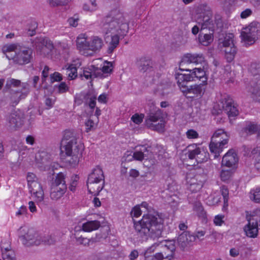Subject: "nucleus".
<instances>
[{
	"label": "nucleus",
	"instance_id": "1",
	"mask_svg": "<svg viewBox=\"0 0 260 260\" xmlns=\"http://www.w3.org/2000/svg\"><path fill=\"white\" fill-rule=\"evenodd\" d=\"M128 24L124 14L119 10L111 12V16L105 18L103 24V32L106 35L111 34V41L109 44L110 52L118 46L120 38H123L128 30Z\"/></svg>",
	"mask_w": 260,
	"mask_h": 260
},
{
	"label": "nucleus",
	"instance_id": "2",
	"mask_svg": "<svg viewBox=\"0 0 260 260\" xmlns=\"http://www.w3.org/2000/svg\"><path fill=\"white\" fill-rule=\"evenodd\" d=\"M134 227L142 241L148 238H155L160 235L162 229V219L151 214L143 215L142 219L134 221Z\"/></svg>",
	"mask_w": 260,
	"mask_h": 260
},
{
	"label": "nucleus",
	"instance_id": "3",
	"mask_svg": "<svg viewBox=\"0 0 260 260\" xmlns=\"http://www.w3.org/2000/svg\"><path fill=\"white\" fill-rule=\"evenodd\" d=\"M198 16L196 22L201 26V31L214 32L215 29L222 24L221 17L215 14L213 18V13L210 7L206 4L200 5L198 8Z\"/></svg>",
	"mask_w": 260,
	"mask_h": 260
},
{
	"label": "nucleus",
	"instance_id": "4",
	"mask_svg": "<svg viewBox=\"0 0 260 260\" xmlns=\"http://www.w3.org/2000/svg\"><path fill=\"white\" fill-rule=\"evenodd\" d=\"M70 132H66L60 144V152L62 154L64 153L70 159H68L70 164L73 167L77 165L82 158L84 150V144L81 142H77L74 138L69 140L67 138L70 135Z\"/></svg>",
	"mask_w": 260,
	"mask_h": 260
},
{
	"label": "nucleus",
	"instance_id": "5",
	"mask_svg": "<svg viewBox=\"0 0 260 260\" xmlns=\"http://www.w3.org/2000/svg\"><path fill=\"white\" fill-rule=\"evenodd\" d=\"M76 45L80 52L87 56L90 54L88 52L89 50L93 52L100 50L103 46V41L101 38L93 36L90 38V42H88L85 35L80 34L77 38Z\"/></svg>",
	"mask_w": 260,
	"mask_h": 260
},
{
	"label": "nucleus",
	"instance_id": "6",
	"mask_svg": "<svg viewBox=\"0 0 260 260\" xmlns=\"http://www.w3.org/2000/svg\"><path fill=\"white\" fill-rule=\"evenodd\" d=\"M87 186L89 193L97 196L104 186V176L102 169L99 166L94 168L89 174Z\"/></svg>",
	"mask_w": 260,
	"mask_h": 260
},
{
	"label": "nucleus",
	"instance_id": "7",
	"mask_svg": "<svg viewBox=\"0 0 260 260\" xmlns=\"http://www.w3.org/2000/svg\"><path fill=\"white\" fill-rule=\"evenodd\" d=\"M28 85L23 84L21 86L20 80L9 79L7 81L6 89L11 94V101L17 104L20 100L24 98L28 92Z\"/></svg>",
	"mask_w": 260,
	"mask_h": 260
},
{
	"label": "nucleus",
	"instance_id": "8",
	"mask_svg": "<svg viewBox=\"0 0 260 260\" xmlns=\"http://www.w3.org/2000/svg\"><path fill=\"white\" fill-rule=\"evenodd\" d=\"M230 136L222 129L216 130L213 134L209 145L210 151L214 154V158H217L223 149L228 144Z\"/></svg>",
	"mask_w": 260,
	"mask_h": 260
},
{
	"label": "nucleus",
	"instance_id": "9",
	"mask_svg": "<svg viewBox=\"0 0 260 260\" xmlns=\"http://www.w3.org/2000/svg\"><path fill=\"white\" fill-rule=\"evenodd\" d=\"M208 156V153L203 150L201 151L196 144H193L189 145L182 150L180 154V159L183 163L188 159H196L198 163H201L207 160Z\"/></svg>",
	"mask_w": 260,
	"mask_h": 260
},
{
	"label": "nucleus",
	"instance_id": "10",
	"mask_svg": "<svg viewBox=\"0 0 260 260\" xmlns=\"http://www.w3.org/2000/svg\"><path fill=\"white\" fill-rule=\"evenodd\" d=\"M27 184L33 199L37 203L41 202L44 198V193L41 184L38 181V178L32 173L27 175Z\"/></svg>",
	"mask_w": 260,
	"mask_h": 260
},
{
	"label": "nucleus",
	"instance_id": "11",
	"mask_svg": "<svg viewBox=\"0 0 260 260\" xmlns=\"http://www.w3.org/2000/svg\"><path fill=\"white\" fill-rule=\"evenodd\" d=\"M259 32L260 23L257 21H253L243 28L241 34L242 40L248 45H252L258 39Z\"/></svg>",
	"mask_w": 260,
	"mask_h": 260
},
{
	"label": "nucleus",
	"instance_id": "12",
	"mask_svg": "<svg viewBox=\"0 0 260 260\" xmlns=\"http://www.w3.org/2000/svg\"><path fill=\"white\" fill-rule=\"evenodd\" d=\"M146 123L150 128L158 132L164 131L165 120L161 110L155 108L151 112L146 120Z\"/></svg>",
	"mask_w": 260,
	"mask_h": 260
},
{
	"label": "nucleus",
	"instance_id": "13",
	"mask_svg": "<svg viewBox=\"0 0 260 260\" xmlns=\"http://www.w3.org/2000/svg\"><path fill=\"white\" fill-rule=\"evenodd\" d=\"M66 175L62 172L57 174L53 182L50 191V197L52 200L60 199L67 190L65 178Z\"/></svg>",
	"mask_w": 260,
	"mask_h": 260
},
{
	"label": "nucleus",
	"instance_id": "14",
	"mask_svg": "<svg viewBox=\"0 0 260 260\" xmlns=\"http://www.w3.org/2000/svg\"><path fill=\"white\" fill-rule=\"evenodd\" d=\"M234 35L229 34L225 35L223 40L220 43L222 49L225 52V57L228 62H231L235 58L237 48L234 43Z\"/></svg>",
	"mask_w": 260,
	"mask_h": 260
},
{
	"label": "nucleus",
	"instance_id": "15",
	"mask_svg": "<svg viewBox=\"0 0 260 260\" xmlns=\"http://www.w3.org/2000/svg\"><path fill=\"white\" fill-rule=\"evenodd\" d=\"M35 157L38 167L41 170L49 171L51 169L53 171L59 167L58 164L53 163V165H52V164H51V155L46 151L39 152L36 154Z\"/></svg>",
	"mask_w": 260,
	"mask_h": 260
},
{
	"label": "nucleus",
	"instance_id": "16",
	"mask_svg": "<svg viewBox=\"0 0 260 260\" xmlns=\"http://www.w3.org/2000/svg\"><path fill=\"white\" fill-rule=\"evenodd\" d=\"M258 221L260 222V209H257L253 212L248 220V223L244 228L247 236L250 238H255L257 236Z\"/></svg>",
	"mask_w": 260,
	"mask_h": 260
},
{
	"label": "nucleus",
	"instance_id": "17",
	"mask_svg": "<svg viewBox=\"0 0 260 260\" xmlns=\"http://www.w3.org/2000/svg\"><path fill=\"white\" fill-rule=\"evenodd\" d=\"M156 247L164 248L162 252L156 253L154 255L156 260H171L175 250L174 242L171 241H165L159 244H155Z\"/></svg>",
	"mask_w": 260,
	"mask_h": 260
},
{
	"label": "nucleus",
	"instance_id": "18",
	"mask_svg": "<svg viewBox=\"0 0 260 260\" xmlns=\"http://www.w3.org/2000/svg\"><path fill=\"white\" fill-rule=\"evenodd\" d=\"M37 52L40 55L48 56L54 51V46L52 42L47 38L41 37L37 38L33 42Z\"/></svg>",
	"mask_w": 260,
	"mask_h": 260
},
{
	"label": "nucleus",
	"instance_id": "19",
	"mask_svg": "<svg viewBox=\"0 0 260 260\" xmlns=\"http://www.w3.org/2000/svg\"><path fill=\"white\" fill-rule=\"evenodd\" d=\"M32 58V50L24 47L20 46L13 58V60L19 64L29 63Z\"/></svg>",
	"mask_w": 260,
	"mask_h": 260
},
{
	"label": "nucleus",
	"instance_id": "20",
	"mask_svg": "<svg viewBox=\"0 0 260 260\" xmlns=\"http://www.w3.org/2000/svg\"><path fill=\"white\" fill-rule=\"evenodd\" d=\"M20 239L22 243L27 246L33 245H38L43 243L50 244L49 241L46 240L41 241V237L37 234H34V231L32 230H29L26 235L20 236Z\"/></svg>",
	"mask_w": 260,
	"mask_h": 260
},
{
	"label": "nucleus",
	"instance_id": "21",
	"mask_svg": "<svg viewBox=\"0 0 260 260\" xmlns=\"http://www.w3.org/2000/svg\"><path fill=\"white\" fill-rule=\"evenodd\" d=\"M222 104L223 111L230 118H235L239 114L237 106L230 96H227L224 98L222 100Z\"/></svg>",
	"mask_w": 260,
	"mask_h": 260
},
{
	"label": "nucleus",
	"instance_id": "22",
	"mask_svg": "<svg viewBox=\"0 0 260 260\" xmlns=\"http://www.w3.org/2000/svg\"><path fill=\"white\" fill-rule=\"evenodd\" d=\"M205 57L202 53H186L182 57L180 66L189 63L203 65L205 63Z\"/></svg>",
	"mask_w": 260,
	"mask_h": 260
},
{
	"label": "nucleus",
	"instance_id": "23",
	"mask_svg": "<svg viewBox=\"0 0 260 260\" xmlns=\"http://www.w3.org/2000/svg\"><path fill=\"white\" fill-rule=\"evenodd\" d=\"M187 98L193 99L201 96L204 93V85L195 84L189 86H186L180 89Z\"/></svg>",
	"mask_w": 260,
	"mask_h": 260
},
{
	"label": "nucleus",
	"instance_id": "24",
	"mask_svg": "<svg viewBox=\"0 0 260 260\" xmlns=\"http://www.w3.org/2000/svg\"><path fill=\"white\" fill-rule=\"evenodd\" d=\"M196 237L188 232H184L180 234V248L184 251H188L193 246Z\"/></svg>",
	"mask_w": 260,
	"mask_h": 260
},
{
	"label": "nucleus",
	"instance_id": "25",
	"mask_svg": "<svg viewBox=\"0 0 260 260\" xmlns=\"http://www.w3.org/2000/svg\"><path fill=\"white\" fill-rule=\"evenodd\" d=\"M247 89L254 100L260 102V78H252Z\"/></svg>",
	"mask_w": 260,
	"mask_h": 260
},
{
	"label": "nucleus",
	"instance_id": "26",
	"mask_svg": "<svg viewBox=\"0 0 260 260\" xmlns=\"http://www.w3.org/2000/svg\"><path fill=\"white\" fill-rule=\"evenodd\" d=\"M239 160L237 154L234 149L229 150L223 156L222 165L227 167H234Z\"/></svg>",
	"mask_w": 260,
	"mask_h": 260
},
{
	"label": "nucleus",
	"instance_id": "27",
	"mask_svg": "<svg viewBox=\"0 0 260 260\" xmlns=\"http://www.w3.org/2000/svg\"><path fill=\"white\" fill-rule=\"evenodd\" d=\"M136 150L133 153L135 160L142 161L148 159L150 154L149 147L146 145H139L135 147Z\"/></svg>",
	"mask_w": 260,
	"mask_h": 260
},
{
	"label": "nucleus",
	"instance_id": "28",
	"mask_svg": "<svg viewBox=\"0 0 260 260\" xmlns=\"http://www.w3.org/2000/svg\"><path fill=\"white\" fill-rule=\"evenodd\" d=\"M180 89L187 86V84L194 81L192 70L180 68Z\"/></svg>",
	"mask_w": 260,
	"mask_h": 260
},
{
	"label": "nucleus",
	"instance_id": "29",
	"mask_svg": "<svg viewBox=\"0 0 260 260\" xmlns=\"http://www.w3.org/2000/svg\"><path fill=\"white\" fill-rule=\"evenodd\" d=\"M101 225L100 221L94 220L88 221L83 223L82 226H77L75 228L76 232L83 231L85 232H91L98 230Z\"/></svg>",
	"mask_w": 260,
	"mask_h": 260
},
{
	"label": "nucleus",
	"instance_id": "30",
	"mask_svg": "<svg viewBox=\"0 0 260 260\" xmlns=\"http://www.w3.org/2000/svg\"><path fill=\"white\" fill-rule=\"evenodd\" d=\"M81 64L80 60L77 59L74 60L72 63L66 66V73L70 80H74L77 77V68Z\"/></svg>",
	"mask_w": 260,
	"mask_h": 260
},
{
	"label": "nucleus",
	"instance_id": "31",
	"mask_svg": "<svg viewBox=\"0 0 260 260\" xmlns=\"http://www.w3.org/2000/svg\"><path fill=\"white\" fill-rule=\"evenodd\" d=\"M19 47L17 44H6L2 47V52L8 59H13Z\"/></svg>",
	"mask_w": 260,
	"mask_h": 260
},
{
	"label": "nucleus",
	"instance_id": "32",
	"mask_svg": "<svg viewBox=\"0 0 260 260\" xmlns=\"http://www.w3.org/2000/svg\"><path fill=\"white\" fill-rule=\"evenodd\" d=\"M185 178L186 182L189 185L188 188L191 191L197 192L201 189L198 188L199 181L191 171L187 173Z\"/></svg>",
	"mask_w": 260,
	"mask_h": 260
},
{
	"label": "nucleus",
	"instance_id": "33",
	"mask_svg": "<svg viewBox=\"0 0 260 260\" xmlns=\"http://www.w3.org/2000/svg\"><path fill=\"white\" fill-rule=\"evenodd\" d=\"M194 176L197 178L198 183V188H201L204 182L207 179V174L205 170L203 168H198L191 171Z\"/></svg>",
	"mask_w": 260,
	"mask_h": 260
},
{
	"label": "nucleus",
	"instance_id": "34",
	"mask_svg": "<svg viewBox=\"0 0 260 260\" xmlns=\"http://www.w3.org/2000/svg\"><path fill=\"white\" fill-rule=\"evenodd\" d=\"M192 71L194 81H196L197 79L200 80L203 83V85L207 84L208 77L204 69L201 68H196L192 70Z\"/></svg>",
	"mask_w": 260,
	"mask_h": 260
},
{
	"label": "nucleus",
	"instance_id": "35",
	"mask_svg": "<svg viewBox=\"0 0 260 260\" xmlns=\"http://www.w3.org/2000/svg\"><path fill=\"white\" fill-rule=\"evenodd\" d=\"M257 124L251 121H246L244 126L242 128L241 132L246 136L255 134Z\"/></svg>",
	"mask_w": 260,
	"mask_h": 260
},
{
	"label": "nucleus",
	"instance_id": "36",
	"mask_svg": "<svg viewBox=\"0 0 260 260\" xmlns=\"http://www.w3.org/2000/svg\"><path fill=\"white\" fill-rule=\"evenodd\" d=\"M9 126L12 128H16L21 124L22 117L20 116V111H16L9 116Z\"/></svg>",
	"mask_w": 260,
	"mask_h": 260
},
{
	"label": "nucleus",
	"instance_id": "37",
	"mask_svg": "<svg viewBox=\"0 0 260 260\" xmlns=\"http://www.w3.org/2000/svg\"><path fill=\"white\" fill-rule=\"evenodd\" d=\"M204 31H201L199 35V41L204 46H208L213 40V32L209 31V33H204Z\"/></svg>",
	"mask_w": 260,
	"mask_h": 260
},
{
	"label": "nucleus",
	"instance_id": "38",
	"mask_svg": "<svg viewBox=\"0 0 260 260\" xmlns=\"http://www.w3.org/2000/svg\"><path fill=\"white\" fill-rule=\"evenodd\" d=\"M85 102L88 105L91 110L94 109L95 106L96 94L93 91H89L84 98Z\"/></svg>",
	"mask_w": 260,
	"mask_h": 260
},
{
	"label": "nucleus",
	"instance_id": "39",
	"mask_svg": "<svg viewBox=\"0 0 260 260\" xmlns=\"http://www.w3.org/2000/svg\"><path fill=\"white\" fill-rule=\"evenodd\" d=\"M148 204L146 202H142L140 205H137L132 209L131 215L132 217L138 218L140 217L142 213L141 208H144L146 210L148 209Z\"/></svg>",
	"mask_w": 260,
	"mask_h": 260
},
{
	"label": "nucleus",
	"instance_id": "40",
	"mask_svg": "<svg viewBox=\"0 0 260 260\" xmlns=\"http://www.w3.org/2000/svg\"><path fill=\"white\" fill-rule=\"evenodd\" d=\"M95 62H94L95 64ZM92 69L84 70L83 73V77L86 79H89L93 76H96L97 73H99L100 70L99 69V67H95L94 64L91 65Z\"/></svg>",
	"mask_w": 260,
	"mask_h": 260
},
{
	"label": "nucleus",
	"instance_id": "41",
	"mask_svg": "<svg viewBox=\"0 0 260 260\" xmlns=\"http://www.w3.org/2000/svg\"><path fill=\"white\" fill-rule=\"evenodd\" d=\"M193 209L199 217L203 219L206 218V213L200 202H196L194 203Z\"/></svg>",
	"mask_w": 260,
	"mask_h": 260
},
{
	"label": "nucleus",
	"instance_id": "42",
	"mask_svg": "<svg viewBox=\"0 0 260 260\" xmlns=\"http://www.w3.org/2000/svg\"><path fill=\"white\" fill-rule=\"evenodd\" d=\"M2 251L4 260H16L14 251L8 247L6 248L5 250L2 247Z\"/></svg>",
	"mask_w": 260,
	"mask_h": 260
},
{
	"label": "nucleus",
	"instance_id": "43",
	"mask_svg": "<svg viewBox=\"0 0 260 260\" xmlns=\"http://www.w3.org/2000/svg\"><path fill=\"white\" fill-rule=\"evenodd\" d=\"M249 71L250 73L253 75L254 78H259L260 75V63L253 62L250 65Z\"/></svg>",
	"mask_w": 260,
	"mask_h": 260
},
{
	"label": "nucleus",
	"instance_id": "44",
	"mask_svg": "<svg viewBox=\"0 0 260 260\" xmlns=\"http://www.w3.org/2000/svg\"><path fill=\"white\" fill-rule=\"evenodd\" d=\"M249 198L253 202L260 203V187L250 191Z\"/></svg>",
	"mask_w": 260,
	"mask_h": 260
},
{
	"label": "nucleus",
	"instance_id": "45",
	"mask_svg": "<svg viewBox=\"0 0 260 260\" xmlns=\"http://www.w3.org/2000/svg\"><path fill=\"white\" fill-rule=\"evenodd\" d=\"M155 248V245H153L145 251L144 253L145 260H156L155 255H151V254L154 251Z\"/></svg>",
	"mask_w": 260,
	"mask_h": 260
},
{
	"label": "nucleus",
	"instance_id": "46",
	"mask_svg": "<svg viewBox=\"0 0 260 260\" xmlns=\"http://www.w3.org/2000/svg\"><path fill=\"white\" fill-rule=\"evenodd\" d=\"M233 172L232 170H222L220 172V178L222 181L226 182L230 180L232 177Z\"/></svg>",
	"mask_w": 260,
	"mask_h": 260
},
{
	"label": "nucleus",
	"instance_id": "47",
	"mask_svg": "<svg viewBox=\"0 0 260 260\" xmlns=\"http://www.w3.org/2000/svg\"><path fill=\"white\" fill-rule=\"evenodd\" d=\"M113 69V63L110 61H105L103 63L102 71L104 74L111 73Z\"/></svg>",
	"mask_w": 260,
	"mask_h": 260
},
{
	"label": "nucleus",
	"instance_id": "48",
	"mask_svg": "<svg viewBox=\"0 0 260 260\" xmlns=\"http://www.w3.org/2000/svg\"><path fill=\"white\" fill-rule=\"evenodd\" d=\"M220 192L223 198L224 205H228L229 200V190L225 186H221L220 187Z\"/></svg>",
	"mask_w": 260,
	"mask_h": 260
},
{
	"label": "nucleus",
	"instance_id": "49",
	"mask_svg": "<svg viewBox=\"0 0 260 260\" xmlns=\"http://www.w3.org/2000/svg\"><path fill=\"white\" fill-rule=\"evenodd\" d=\"M79 179V177L77 175H73L71 177L69 185V189L71 191H74L75 190V188L78 185Z\"/></svg>",
	"mask_w": 260,
	"mask_h": 260
},
{
	"label": "nucleus",
	"instance_id": "50",
	"mask_svg": "<svg viewBox=\"0 0 260 260\" xmlns=\"http://www.w3.org/2000/svg\"><path fill=\"white\" fill-rule=\"evenodd\" d=\"M70 0H47L49 4L51 6H57L59 5H65L67 4Z\"/></svg>",
	"mask_w": 260,
	"mask_h": 260
},
{
	"label": "nucleus",
	"instance_id": "51",
	"mask_svg": "<svg viewBox=\"0 0 260 260\" xmlns=\"http://www.w3.org/2000/svg\"><path fill=\"white\" fill-rule=\"evenodd\" d=\"M186 137L189 139H197L199 137L198 133L193 129H189L186 132Z\"/></svg>",
	"mask_w": 260,
	"mask_h": 260
},
{
	"label": "nucleus",
	"instance_id": "52",
	"mask_svg": "<svg viewBox=\"0 0 260 260\" xmlns=\"http://www.w3.org/2000/svg\"><path fill=\"white\" fill-rule=\"evenodd\" d=\"M144 115L143 114H135L131 118V120L136 124H140L143 121Z\"/></svg>",
	"mask_w": 260,
	"mask_h": 260
},
{
	"label": "nucleus",
	"instance_id": "53",
	"mask_svg": "<svg viewBox=\"0 0 260 260\" xmlns=\"http://www.w3.org/2000/svg\"><path fill=\"white\" fill-rule=\"evenodd\" d=\"M89 4L91 5V8H88L87 7V4L83 6V9L86 11L92 12L96 10L97 5L96 4V0H90Z\"/></svg>",
	"mask_w": 260,
	"mask_h": 260
},
{
	"label": "nucleus",
	"instance_id": "54",
	"mask_svg": "<svg viewBox=\"0 0 260 260\" xmlns=\"http://www.w3.org/2000/svg\"><path fill=\"white\" fill-rule=\"evenodd\" d=\"M52 82L60 81L62 80V75L58 72H55L50 76Z\"/></svg>",
	"mask_w": 260,
	"mask_h": 260
},
{
	"label": "nucleus",
	"instance_id": "55",
	"mask_svg": "<svg viewBox=\"0 0 260 260\" xmlns=\"http://www.w3.org/2000/svg\"><path fill=\"white\" fill-rule=\"evenodd\" d=\"M224 216L222 215H217L215 216L214 219V223L216 225H221L223 223V218Z\"/></svg>",
	"mask_w": 260,
	"mask_h": 260
},
{
	"label": "nucleus",
	"instance_id": "56",
	"mask_svg": "<svg viewBox=\"0 0 260 260\" xmlns=\"http://www.w3.org/2000/svg\"><path fill=\"white\" fill-rule=\"evenodd\" d=\"M79 18L77 15H74L73 17L68 19V22L71 26L75 27L78 25Z\"/></svg>",
	"mask_w": 260,
	"mask_h": 260
},
{
	"label": "nucleus",
	"instance_id": "57",
	"mask_svg": "<svg viewBox=\"0 0 260 260\" xmlns=\"http://www.w3.org/2000/svg\"><path fill=\"white\" fill-rule=\"evenodd\" d=\"M85 124L86 126V131L87 132L92 130L95 125L94 122L91 119H89L86 121Z\"/></svg>",
	"mask_w": 260,
	"mask_h": 260
},
{
	"label": "nucleus",
	"instance_id": "58",
	"mask_svg": "<svg viewBox=\"0 0 260 260\" xmlns=\"http://www.w3.org/2000/svg\"><path fill=\"white\" fill-rule=\"evenodd\" d=\"M124 161L129 162L134 160L133 154L132 152L127 151L123 157Z\"/></svg>",
	"mask_w": 260,
	"mask_h": 260
},
{
	"label": "nucleus",
	"instance_id": "59",
	"mask_svg": "<svg viewBox=\"0 0 260 260\" xmlns=\"http://www.w3.org/2000/svg\"><path fill=\"white\" fill-rule=\"evenodd\" d=\"M69 89L68 86L64 82H61L58 86V91L59 93H64Z\"/></svg>",
	"mask_w": 260,
	"mask_h": 260
},
{
	"label": "nucleus",
	"instance_id": "60",
	"mask_svg": "<svg viewBox=\"0 0 260 260\" xmlns=\"http://www.w3.org/2000/svg\"><path fill=\"white\" fill-rule=\"evenodd\" d=\"M252 14V11L250 9H247L241 13L242 18H246Z\"/></svg>",
	"mask_w": 260,
	"mask_h": 260
},
{
	"label": "nucleus",
	"instance_id": "61",
	"mask_svg": "<svg viewBox=\"0 0 260 260\" xmlns=\"http://www.w3.org/2000/svg\"><path fill=\"white\" fill-rule=\"evenodd\" d=\"M107 96L106 94H101L98 98V102L102 104H105L107 102Z\"/></svg>",
	"mask_w": 260,
	"mask_h": 260
},
{
	"label": "nucleus",
	"instance_id": "62",
	"mask_svg": "<svg viewBox=\"0 0 260 260\" xmlns=\"http://www.w3.org/2000/svg\"><path fill=\"white\" fill-rule=\"evenodd\" d=\"M55 102V99L52 98H47L45 101V104L48 108H50L53 106Z\"/></svg>",
	"mask_w": 260,
	"mask_h": 260
},
{
	"label": "nucleus",
	"instance_id": "63",
	"mask_svg": "<svg viewBox=\"0 0 260 260\" xmlns=\"http://www.w3.org/2000/svg\"><path fill=\"white\" fill-rule=\"evenodd\" d=\"M26 211L27 209L26 207L21 206L20 208V209L18 210V211L16 213V215L17 216L23 215L26 212Z\"/></svg>",
	"mask_w": 260,
	"mask_h": 260
},
{
	"label": "nucleus",
	"instance_id": "64",
	"mask_svg": "<svg viewBox=\"0 0 260 260\" xmlns=\"http://www.w3.org/2000/svg\"><path fill=\"white\" fill-rule=\"evenodd\" d=\"M28 206H29V209L30 212H35L37 211V208L36 206L32 201H30L28 203Z\"/></svg>",
	"mask_w": 260,
	"mask_h": 260
}]
</instances>
